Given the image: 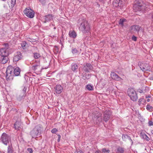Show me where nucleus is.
Returning <instances> with one entry per match:
<instances>
[{
    "label": "nucleus",
    "mask_w": 153,
    "mask_h": 153,
    "mask_svg": "<svg viewBox=\"0 0 153 153\" xmlns=\"http://www.w3.org/2000/svg\"><path fill=\"white\" fill-rule=\"evenodd\" d=\"M33 76H34V75H33Z\"/></svg>",
    "instance_id": "nucleus-63"
},
{
    "label": "nucleus",
    "mask_w": 153,
    "mask_h": 153,
    "mask_svg": "<svg viewBox=\"0 0 153 153\" xmlns=\"http://www.w3.org/2000/svg\"><path fill=\"white\" fill-rule=\"evenodd\" d=\"M39 1L42 4H44L45 3V0H39Z\"/></svg>",
    "instance_id": "nucleus-45"
},
{
    "label": "nucleus",
    "mask_w": 153,
    "mask_h": 153,
    "mask_svg": "<svg viewBox=\"0 0 153 153\" xmlns=\"http://www.w3.org/2000/svg\"><path fill=\"white\" fill-rule=\"evenodd\" d=\"M27 150L30 153H32L33 152V150L31 148H28Z\"/></svg>",
    "instance_id": "nucleus-43"
},
{
    "label": "nucleus",
    "mask_w": 153,
    "mask_h": 153,
    "mask_svg": "<svg viewBox=\"0 0 153 153\" xmlns=\"http://www.w3.org/2000/svg\"><path fill=\"white\" fill-rule=\"evenodd\" d=\"M33 54L34 55V57L35 59H38L40 57V54L39 53H34Z\"/></svg>",
    "instance_id": "nucleus-32"
},
{
    "label": "nucleus",
    "mask_w": 153,
    "mask_h": 153,
    "mask_svg": "<svg viewBox=\"0 0 153 153\" xmlns=\"http://www.w3.org/2000/svg\"><path fill=\"white\" fill-rule=\"evenodd\" d=\"M149 101H150V100H149V99H147V102H149Z\"/></svg>",
    "instance_id": "nucleus-59"
},
{
    "label": "nucleus",
    "mask_w": 153,
    "mask_h": 153,
    "mask_svg": "<svg viewBox=\"0 0 153 153\" xmlns=\"http://www.w3.org/2000/svg\"><path fill=\"white\" fill-rule=\"evenodd\" d=\"M128 139L131 141V145H132L133 144V142L130 136H129Z\"/></svg>",
    "instance_id": "nucleus-48"
},
{
    "label": "nucleus",
    "mask_w": 153,
    "mask_h": 153,
    "mask_svg": "<svg viewBox=\"0 0 153 153\" xmlns=\"http://www.w3.org/2000/svg\"><path fill=\"white\" fill-rule=\"evenodd\" d=\"M109 79L110 80H114L117 81H121L122 80V79L120 77H109Z\"/></svg>",
    "instance_id": "nucleus-24"
},
{
    "label": "nucleus",
    "mask_w": 153,
    "mask_h": 153,
    "mask_svg": "<svg viewBox=\"0 0 153 153\" xmlns=\"http://www.w3.org/2000/svg\"><path fill=\"white\" fill-rule=\"evenodd\" d=\"M75 153H83L82 151L81 150H79V151H77Z\"/></svg>",
    "instance_id": "nucleus-49"
},
{
    "label": "nucleus",
    "mask_w": 153,
    "mask_h": 153,
    "mask_svg": "<svg viewBox=\"0 0 153 153\" xmlns=\"http://www.w3.org/2000/svg\"><path fill=\"white\" fill-rule=\"evenodd\" d=\"M111 115V112L109 110H105L103 113V120L105 122H107L109 120Z\"/></svg>",
    "instance_id": "nucleus-10"
},
{
    "label": "nucleus",
    "mask_w": 153,
    "mask_h": 153,
    "mask_svg": "<svg viewBox=\"0 0 153 153\" xmlns=\"http://www.w3.org/2000/svg\"><path fill=\"white\" fill-rule=\"evenodd\" d=\"M72 52L73 54L77 53L78 52V51L76 48H75L72 49Z\"/></svg>",
    "instance_id": "nucleus-36"
},
{
    "label": "nucleus",
    "mask_w": 153,
    "mask_h": 153,
    "mask_svg": "<svg viewBox=\"0 0 153 153\" xmlns=\"http://www.w3.org/2000/svg\"><path fill=\"white\" fill-rule=\"evenodd\" d=\"M58 130L56 128H53L51 130V132L53 134H55L58 131Z\"/></svg>",
    "instance_id": "nucleus-38"
},
{
    "label": "nucleus",
    "mask_w": 153,
    "mask_h": 153,
    "mask_svg": "<svg viewBox=\"0 0 153 153\" xmlns=\"http://www.w3.org/2000/svg\"><path fill=\"white\" fill-rule=\"evenodd\" d=\"M152 107L150 106L149 105H147L146 106V109L148 110L152 109Z\"/></svg>",
    "instance_id": "nucleus-41"
},
{
    "label": "nucleus",
    "mask_w": 153,
    "mask_h": 153,
    "mask_svg": "<svg viewBox=\"0 0 153 153\" xmlns=\"http://www.w3.org/2000/svg\"><path fill=\"white\" fill-rule=\"evenodd\" d=\"M8 53L7 52V50L5 48L0 49V56L1 57L8 56Z\"/></svg>",
    "instance_id": "nucleus-16"
},
{
    "label": "nucleus",
    "mask_w": 153,
    "mask_h": 153,
    "mask_svg": "<svg viewBox=\"0 0 153 153\" xmlns=\"http://www.w3.org/2000/svg\"><path fill=\"white\" fill-rule=\"evenodd\" d=\"M8 56L1 57V62L2 64H4L8 61Z\"/></svg>",
    "instance_id": "nucleus-19"
},
{
    "label": "nucleus",
    "mask_w": 153,
    "mask_h": 153,
    "mask_svg": "<svg viewBox=\"0 0 153 153\" xmlns=\"http://www.w3.org/2000/svg\"><path fill=\"white\" fill-rule=\"evenodd\" d=\"M13 71L12 70V69H10L9 68H7V70L6 71V76H8V74H11Z\"/></svg>",
    "instance_id": "nucleus-30"
},
{
    "label": "nucleus",
    "mask_w": 153,
    "mask_h": 153,
    "mask_svg": "<svg viewBox=\"0 0 153 153\" xmlns=\"http://www.w3.org/2000/svg\"><path fill=\"white\" fill-rule=\"evenodd\" d=\"M106 83V81L105 79H100V80L98 83V84L100 85H102L101 87L102 88V87L104 86Z\"/></svg>",
    "instance_id": "nucleus-23"
},
{
    "label": "nucleus",
    "mask_w": 153,
    "mask_h": 153,
    "mask_svg": "<svg viewBox=\"0 0 153 153\" xmlns=\"http://www.w3.org/2000/svg\"><path fill=\"white\" fill-rule=\"evenodd\" d=\"M21 123L19 121H16L14 125V128L17 131L20 130L22 129L21 127Z\"/></svg>",
    "instance_id": "nucleus-17"
},
{
    "label": "nucleus",
    "mask_w": 153,
    "mask_h": 153,
    "mask_svg": "<svg viewBox=\"0 0 153 153\" xmlns=\"http://www.w3.org/2000/svg\"><path fill=\"white\" fill-rule=\"evenodd\" d=\"M24 13L27 16L30 18H33L34 16V13L31 9L26 8L24 10Z\"/></svg>",
    "instance_id": "nucleus-8"
},
{
    "label": "nucleus",
    "mask_w": 153,
    "mask_h": 153,
    "mask_svg": "<svg viewBox=\"0 0 153 153\" xmlns=\"http://www.w3.org/2000/svg\"><path fill=\"white\" fill-rule=\"evenodd\" d=\"M6 78L7 81H8L9 80V77H6Z\"/></svg>",
    "instance_id": "nucleus-57"
},
{
    "label": "nucleus",
    "mask_w": 153,
    "mask_h": 153,
    "mask_svg": "<svg viewBox=\"0 0 153 153\" xmlns=\"http://www.w3.org/2000/svg\"><path fill=\"white\" fill-rule=\"evenodd\" d=\"M86 88L89 91H92L93 90V86L90 85H87Z\"/></svg>",
    "instance_id": "nucleus-33"
},
{
    "label": "nucleus",
    "mask_w": 153,
    "mask_h": 153,
    "mask_svg": "<svg viewBox=\"0 0 153 153\" xmlns=\"http://www.w3.org/2000/svg\"><path fill=\"white\" fill-rule=\"evenodd\" d=\"M144 136L145 137V138L148 141L149 140V138L147 136V135L145 134Z\"/></svg>",
    "instance_id": "nucleus-46"
},
{
    "label": "nucleus",
    "mask_w": 153,
    "mask_h": 153,
    "mask_svg": "<svg viewBox=\"0 0 153 153\" xmlns=\"http://www.w3.org/2000/svg\"><path fill=\"white\" fill-rule=\"evenodd\" d=\"M132 39L134 41H136L137 40V38L134 35L132 36Z\"/></svg>",
    "instance_id": "nucleus-42"
},
{
    "label": "nucleus",
    "mask_w": 153,
    "mask_h": 153,
    "mask_svg": "<svg viewBox=\"0 0 153 153\" xmlns=\"http://www.w3.org/2000/svg\"><path fill=\"white\" fill-rule=\"evenodd\" d=\"M55 92L57 94H60L63 90V87L60 85H57L55 87Z\"/></svg>",
    "instance_id": "nucleus-14"
},
{
    "label": "nucleus",
    "mask_w": 153,
    "mask_h": 153,
    "mask_svg": "<svg viewBox=\"0 0 153 153\" xmlns=\"http://www.w3.org/2000/svg\"><path fill=\"white\" fill-rule=\"evenodd\" d=\"M5 45L6 47H8V43H5Z\"/></svg>",
    "instance_id": "nucleus-55"
},
{
    "label": "nucleus",
    "mask_w": 153,
    "mask_h": 153,
    "mask_svg": "<svg viewBox=\"0 0 153 153\" xmlns=\"http://www.w3.org/2000/svg\"><path fill=\"white\" fill-rule=\"evenodd\" d=\"M48 76V77H49V76Z\"/></svg>",
    "instance_id": "nucleus-60"
},
{
    "label": "nucleus",
    "mask_w": 153,
    "mask_h": 153,
    "mask_svg": "<svg viewBox=\"0 0 153 153\" xmlns=\"http://www.w3.org/2000/svg\"><path fill=\"white\" fill-rule=\"evenodd\" d=\"M93 69V67L90 63H86L84 64L83 67V69L86 72H88L90 70H92Z\"/></svg>",
    "instance_id": "nucleus-12"
},
{
    "label": "nucleus",
    "mask_w": 153,
    "mask_h": 153,
    "mask_svg": "<svg viewBox=\"0 0 153 153\" xmlns=\"http://www.w3.org/2000/svg\"><path fill=\"white\" fill-rule=\"evenodd\" d=\"M56 28L55 27L54 28V29H55Z\"/></svg>",
    "instance_id": "nucleus-61"
},
{
    "label": "nucleus",
    "mask_w": 153,
    "mask_h": 153,
    "mask_svg": "<svg viewBox=\"0 0 153 153\" xmlns=\"http://www.w3.org/2000/svg\"><path fill=\"white\" fill-rule=\"evenodd\" d=\"M146 100H144L143 98H140L139 100L138 104L139 105H140L141 104H143L145 102Z\"/></svg>",
    "instance_id": "nucleus-29"
},
{
    "label": "nucleus",
    "mask_w": 153,
    "mask_h": 153,
    "mask_svg": "<svg viewBox=\"0 0 153 153\" xmlns=\"http://www.w3.org/2000/svg\"><path fill=\"white\" fill-rule=\"evenodd\" d=\"M151 133L152 134H153V130H151Z\"/></svg>",
    "instance_id": "nucleus-58"
},
{
    "label": "nucleus",
    "mask_w": 153,
    "mask_h": 153,
    "mask_svg": "<svg viewBox=\"0 0 153 153\" xmlns=\"http://www.w3.org/2000/svg\"><path fill=\"white\" fill-rule=\"evenodd\" d=\"M133 8L135 12H143L145 11L147 9L146 5L142 0H135L134 1Z\"/></svg>",
    "instance_id": "nucleus-2"
},
{
    "label": "nucleus",
    "mask_w": 153,
    "mask_h": 153,
    "mask_svg": "<svg viewBox=\"0 0 153 153\" xmlns=\"http://www.w3.org/2000/svg\"><path fill=\"white\" fill-rule=\"evenodd\" d=\"M150 97H151L150 96H149H149H146V98H150Z\"/></svg>",
    "instance_id": "nucleus-56"
},
{
    "label": "nucleus",
    "mask_w": 153,
    "mask_h": 153,
    "mask_svg": "<svg viewBox=\"0 0 153 153\" xmlns=\"http://www.w3.org/2000/svg\"><path fill=\"white\" fill-rule=\"evenodd\" d=\"M126 19H120L119 24L122 27H123L124 26L123 23L126 22Z\"/></svg>",
    "instance_id": "nucleus-27"
},
{
    "label": "nucleus",
    "mask_w": 153,
    "mask_h": 153,
    "mask_svg": "<svg viewBox=\"0 0 153 153\" xmlns=\"http://www.w3.org/2000/svg\"><path fill=\"white\" fill-rule=\"evenodd\" d=\"M111 76H118L117 74L114 72H111Z\"/></svg>",
    "instance_id": "nucleus-39"
},
{
    "label": "nucleus",
    "mask_w": 153,
    "mask_h": 153,
    "mask_svg": "<svg viewBox=\"0 0 153 153\" xmlns=\"http://www.w3.org/2000/svg\"><path fill=\"white\" fill-rule=\"evenodd\" d=\"M12 148H13L11 145H9L7 147V153H13Z\"/></svg>",
    "instance_id": "nucleus-25"
},
{
    "label": "nucleus",
    "mask_w": 153,
    "mask_h": 153,
    "mask_svg": "<svg viewBox=\"0 0 153 153\" xmlns=\"http://www.w3.org/2000/svg\"><path fill=\"white\" fill-rule=\"evenodd\" d=\"M126 0H113V5L115 7H120L121 6L123 3Z\"/></svg>",
    "instance_id": "nucleus-11"
},
{
    "label": "nucleus",
    "mask_w": 153,
    "mask_h": 153,
    "mask_svg": "<svg viewBox=\"0 0 153 153\" xmlns=\"http://www.w3.org/2000/svg\"><path fill=\"white\" fill-rule=\"evenodd\" d=\"M138 91L140 93H142L143 92V91L142 90H141V89H138Z\"/></svg>",
    "instance_id": "nucleus-51"
},
{
    "label": "nucleus",
    "mask_w": 153,
    "mask_h": 153,
    "mask_svg": "<svg viewBox=\"0 0 153 153\" xmlns=\"http://www.w3.org/2000/svg\"><path fill=\"white\" fill-rule=\"evenodd\" d=\"M152 116H153V113H152Z\"/></svg>",
    "instance_id": "nucleus-62"
},
{
    "label": "nucleus",
    "mask_w": 153,
    "mask_h": 153,
    "mask_svg": "<svg viewBox=\"0 0 153 153\" xmlns=\"http://www.w3.org/2000/svg\"><path fill=\"white\" fill-rule=\"evenodd\" d=\"M38 66L37 65H36L33 66L32 67V69L34 70H35L37 69V67Z\"/></svg>",
    "instance_id": "nucleus-44"
},
{
    "label": "nucleus",
    "mask_w": 153,
    "mask_h": 153,
    "mask_svg": "<svg viewBox=\"0 0 153 153\" xmlns=\"http://www.w3.org/2000/svg\"><path fill=\"white\" fill-rule=\"evenodd\" d=\"M149 79L151 80H153V77H149Z\"/></svg>",
    "instance_id": "nucleus-54"
},
{
    "label": "nucleus",
    "mask_w": 153,
    "mask_h": 153,
    "mask_svg": "<svg viewBox=\"0 0 153 153\" xmlns=\"http://www.w3.org/2000/svg\"><path fill=\"white\" fill-rule=\"evenodd\" d=\"M127 93L128 96L133 101H136L138 99L137 94L134 89L129 88Z\"/></svg>",
    "instance_id": "nucleus-4"
},
{
    "label": "nucleus",
    "mask_w": 153,
    "mask_h": 153,
    "mask_svg": "<svg viewBox=\"0 0 153 153\" xmlns=\"http://www.w3.org/2000/svg\"><path fill=\"white\" fill-rule=\"evenodd\" d=\"M151 19L152 22H153V13L151 14Z\"/></svg>",
    "instance_id": "nucleus-52"
},
{
    "label": "nucleus",
    "mask_w": 153,
    "mask_h": 153,
    "mask_svg": "<svg viewBox=\"0 0 153 153\" xmlns=\"http://www.w3.org/2000/svg\"><path fill=\"white\" fill-rule=\"evenodd\" d=\"M138 65L141 69L143 71H150L151 70V67L148 64L144 63L141 62H139L138 63Z\"/></svg>",
    "instance_id": "nucleus-6"
},
{
    "label": "nucleus",
    "mask_w": 153,
    "mask_h": 153,
    "mask_svg": "<svg viewBox=\"0 0 153 153\" xmlns=\"http://www.w3.org/2000/svg\"><path fill=\"white\" fill-rule=\"evenodd\" d=\"M20 69L19 68H17L15 69L13 71L14 74L15 76H17L19 75L20 73Z\"/></svg>",
    "instance_id": "nucleus-22"
},
{
    "label": "nucleus",
    "mask_w": 153,
    "mask_h": 153,
    "mask_svg": "<svg viewBox=\"0 0 153 153\" xmlns=\"http://www.w3.org/2000/svg\"><path fill=\"white\" fill-rule=\"evenodd\" d=\"M26 89H27V87H26L25 86L24 87V88H23L22 91L21 92V93H22L23 94L24 93V94L26 95Z\"/></svg>",
    "instance_id": "nucleus-35"
},
{
    "label": "nucleus",
    "mask_w": 153,
    "mask_h": 153,
    "mask_svg": "<svg viewBox=\"0 0 153 153\" xmlns=\"http://www.w3.org/2000/svg\"><path fill=\"white\" fill-rule=\"evenodd\" d=\"M129 137V136H128L127 134H123L122 135V138L123 140L124 141H126L127 139H128V138Z\"/></svg>",
    "instance_id": "nucleus-31"
},
{
    "label": "nucleus",
    "mask_w": 153,
    "mask_h": 153,
    "mask_svg": "<svg viewBox=\"0 0 153 153\" xmlns=\"http://www.w3.org/2000/svg\"><path fill=\"white\" fill-rule=\"evenodd\" d=\"M148 126H153V122L151 120H149L148 123Z\"/></svg>",
    "instance_id": "nucleus-40"
},
{
    "label": "nucleus",
    "mask_w": 153,
    "mask_h": 153,
    "mask_svg": "<svg viewBox=\"0 0 153 153\" xmlns=\"http://www.w3.org/2000/svg\"><path fill=\"white\" fill-rule=\"evenodd\" d=\"M117 153H124L123 149L121 147H118L117 149Z\"/></svg>",
    "instance_id": "nucleus-28"
},
{
    "label": "nucleus",
    "mask_w": 153,
    "mask_h": 153,
    "mask_svg": "<svg viewBox=\"0 0 153 153\" xmlns=\"http://www.w3.org/2000/svg\"><path fill=\"white\" fill-rule=\"evenodd\" d=\"M69 35L70 37L75 39L77 36L76 32L74 30L70 31L69 33Z\"/></svg>",
    "instance_id": "nucleus-21"
},
{
    "label": "nucleus",
    "mask_w": 153,
    "mask_h": 153,
    "mask_svg": "<svg viewBox=\"0 0 153 153\" xmlns=\"http://www.w3.org/2000/svg\"><path fill=\"white\" fill-rule=\"evenodd\" d=\"M102 151L104 153H109L110 152V150H106L105 149H103L102 150Z\"/></svg>",
    "instance_id": "nucleus-34"
},
{
    "label": "nucleus",
    "mask_w": 153,
    "mask_h": 153,
    "mask_svg": "<svg viewBox=\"0 0 153 153\" xmlns=\"http://www.w3.org/2000/svg\"><path fill=\"white\" fill-rule=\"evenodd\" d=\"M23 57V56L22 53L20 52L17 51L14 55L13 61L15 62H18L19 60L22 59Z\"/></svg>",
    "instance_id": "nucleus-7"
},
{
    "label": "nucleus",
    "mask_w": 153,
    "mask_h": 153,
    "mask_svg": "<svg viewBox=\"0 0 153 153\" xmlns=\"http://www.w3.org/2000/svg\"><path fill=\"white\" fill-rule=\"evenodd\" d=\"M102 114L101 113H97L95 114L94 117H93V120H96V122L97 123H100L102 121V119L101 117Z\"/></svg>",
    "instance_id": "nucleus-13"
},
{
    "label": "nucleus",
    "mask_w": 153,
    "mask_h": 153,
    "mask_svg": "<svg viewBox=\"0 0 153 153\" xmlns=\"http://www.w3.org/2000/svg\"><path fill=\"white\" fill-rule=\"evenodd\" d=\"M41 78V77H40V78H37V79H38L39 81H40V80H45V79Z\"/></svg>",
    "instance_id": "nucleus-50"
},
{
    "label": "nucleus",
    "mask_w": 153,
    "mask_h": 153,
    "mask_svg": "<svg viewBox=\"0 0 153 153\" xmlns=\"http://www.w3.org/2000/svg\"><path fill=\"white\" fill-rule=\"evenodd\" d=\"M58 138L57 139V141L58 142H59L60 141V138H61V136L59 134H58Z\"/></svg>",
    "instance_id": "nucleus-47"
},
{
    "label": "nucleus",
    "mask_w": 153,
    "mask_h": 153,
    "mask_svg": "<svg viewBox=\"0 0 153 153\" xmlns=\"http://www.w3.org/2000/svg\"><path fill=\"white\" fill-rule=\"evenodd\" d=\"M42 129V128L41 125H37L30 131V135L33 138L36 137L37 136H40L41 134Z\"/></svg>",
    "instance_id": "nucleus-3"
},
{
    "label": "nucleus",
    "mask_w": 153,
    "mask_h": 153,
    "mask_svg": "<svg viewBox=\"0 0 153 153\" xmlns=\"http://www.w3.org/2000/svg\"><path fill=\"white\" fill-rule=\"evenodd\" d=\"M79 28L84 34L88 33L90 30V24L83 17L79 18L77 22Z\"/></svg>",
    "instance_id": "nucleus-1"
},
{
    "label": "nucleus",
    "mask_w": 153,
    "mask_h": 153,
    "mask_svg": "<svg viewBox=\"0 0 153 153\" xmlns=\"http://www.w3.org/2000/svg\"><path fill=\"white\" fill-rule=\"evenodd\" d=\"M71 69L74 72H76L77 71L78 66L76 63H72L71 64Z\"/></svg>",
    "instance_id": "nucleus-15"
},
{
    "label": "nucleus",
    "mask_w": 153,
    "mask_h": 153,
    "mask_svg": "<svg viewBox=\"0 0 153 153\" xmlns=\"http://www.w3.org/2000/svg\"><path fill=\"white\" fill-rule=\"evenodd\" d=\"M140 28L141 27L138 25H133L130 27L129 31L131 33H134L136 32L138 33Z\"/></svg>",
    "instance_id": "nucleus-9"
},
{
    "label": "nucleus",
    "mask_w": 153,
    "mask_h": 153,
    "mask_svg": "<svg viewBox=\"0 0 153 153\" xmlns=\"http://www.w3.org/2000/svg\"><path fill=\"white\" fill-rule=\"evenodd\" d=\"M48 68V67H47L46 68Z\"/></svg>",
    "instance_id": "nucleus-64"
},
{
    "label": "nucleus",
    "mask_w": 153,
    "mask_h": 153,
    "mask_svg": "<svg viewBox=\"0 0 153 153\" xmlns=\"http://www.w3.org/2000/svg\"><path fill=\"white\" fill-rule=\"evenodd\" d=\"M53 16L51 14H48L45 16L44 18L45 20V22L51 20L53 19Z\"/></svg>",
    "instance_id": "nucleus-18"
},
{
    "label": "nucleus",
    "mask_w": 153,
    "mask_h": 153,
    "mask_svg": "<svg viewBox=\"0 0 153 153\" xmlns=\"http://www.w3.org/2000/svg\"><path fill=\"white\" fill-rule=\"evenodd\" d=\"M16 0H11V5L9 6V7H10L11 10H13V8L16 4Z\"/></svg>",
    "instance_id": "nucleus-26"
},
{
    "label": "nucleus",
    "mask_w": 153,
    "mask_h": 153,
    "mask_svg": "<svg viewBox=\"0 0 153 153\" xmlns=\"http://www.w3.org/2000/svg\"><path fill=\"white\" fill-rule=\"evenodd\" d=\"M101 153L100 151L99 150H97L95 152V153Z\"/></svg>",
    "instance_id": "nucleus-53"
},
{
    "label": "nucleus",
    "mask_w": 153,
    "mask_h": 153,
    "mask_svg": "<svg viewBox=\"0 0 153 153\" xmlns=\"http://www.w3.org/2000/svg\"><path fill=\"white\" fill-rule=\"evenodd\" d=\"M26 42L25 41H23L21 43V45L22 47L23 48V49H24V47H25L26 45Z\"/></svg>",
    "instance_id": "nucleus-37"
},
{
    "label": "nucleus",
    "mask_w": 153,
    "mask_h": 153,
    "mask_svg": "<svg viewBox=\"0 0 153 153\" xmlns=\"http://www.w3.org/2000/svg\"><path fill=\"white\" fill-rule=\"evenodd\" d=\"M26 95L21 92L20 94L17 97V99L19 101H21L24 99Z\"/></svg>",
    "instance_id": "nucleus-20"
},
{
    "label": "nucleus",
    "mask_w": 153,
    "mask_h": 153,
    "mask_svg": "<svg viewBox=\"0 0 153 153\" xmlns=\"http://www.w3.org/2000/svg\"><path fill=\"white\" fill-rule=\"evenodd\" d=\"M10 139V136L8 134L4 132L3 133L1 137L0 140L4 145L7 146Z\"/></svg>",
    "instance_id": "nucleus-5"
}]
</instances>
